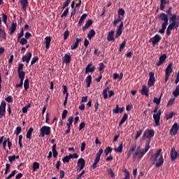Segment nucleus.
Listing matches in <instances>:
<instances>
[{
  "instance_id": "obj_1",
  "label": "nucleus",
  "mask_w": 179,
  "mask_h": 179,
  "mask_svg": "<svg viewBox=\"0 0 179 179\" xmlns=\"http://www.w3.org/2000/svg\"><path fill=\"white\" fill-rule=\"evenodd\" d=\"M150 149V141H146L145 148H141V146H138L136 150L134 152V155H133V159L135 160L136 159H138V160H141L143 156L146 154L148 150Z\"/></svg>"
},
{
  "instance_id": "obj_2",
  "label": "nucleus",
  "mask_w": 179,
  "mask_h": 179,
  "mask_svg": "<svg viewBox=\"0 0 179 179\" xmlns=\"http://www.w3.org/2000/svg\"><path fill=\"white\" fill-rule=\"evenodd\" d=\"M162 149L157 150L155 154L151 155L150 160H152V166L159 168L163 166L164 163V159L163 158V155H161Z\"/></svg>"
},
{
  "instance_id": "obj_3",
  "label": "nucleus",
  "mask_w": 179,
  "mask_h": 179,
  "mask_svg": "<svg viewBox=\"0 0 179 179\" xmlns=\"http://www.w3.org/2000/svg\"><path fill=\"white\" fill-rule=\"evenodd\" d=\"M159 19L164 22L162 24V29L159 30V33L161 34H164L166 29H167V26L169 24V15L164 13H162L159 15Z\"/></svg>"
},
{
  "instance_id": "obj_4",
  "label": "nucleus",
  "mask_w": 179,
  "mask_h": 179,
  "mask_svg": "<svg viewBox=\"0 0 179 179\" xmlns=\"http://www.w3.org/2000/svg\"><path fill=\"white\" fill-rule=\"evenodd\" d=\"M157 110H159V106H155L153 110V118L155 123V125L157 127H160V117L162 115V111L159 110L157 112Z\"/></svg>"
},
{
  "instance_id": "obj_5",
  "label": "nucleus",
  "mask_w": 179,
  "mask_h": 179,
  "mask_svg": "<svg viewBox=\"0 0 179 179\" xmlns=\"http://www.w3.org/2000/svg\"><path fill=\"white\" fill-rule=\"evenodd\" d=\"M155 136V130L153 129H145L143 135V139H148L147 141H150Z\"/></svg>"
},
{
  "instance_id": "obj_6",
  "label": "nucleus",
  "mask_w": 179,
  "mask_h": 179,
  "mask_svg": "<svg viewBox=\"0 0 179 179\" xmlns=\"http://www.w3.org/2000/svg\"><path fill=\"white\" fill-rule=\"evenodd\" d=\"M40 136L44 138V136L50 135L51 134V127L48 126H43L41 129Z\"/></svg>"
},
{
  "instance_id": "obj_7",
  "label": "nucleus",
  "mask_w": 179,
  "mask_h": 179,
  "mask_svg": "<svg viewBox=\"0 0 179 179\" xmlns=\"http://www.w3.org/2000/svg\"><path fill=\"white\" fill-rule=\"evenodd\" d=\"M111 86H107L103 91L102 96H103V99L106 100L108 97H113V90H110Z\"/></svg>"
},
{
  "instance_id": "obj_8",
  "label": "nucleus",
  "mask_w": 179,
  "mask_h": 179,
  "mask_svg": "<svg viewBox=\"0 0 179 179\" xmlns=\"http://www.w3.org/2000/svg\"><path fill=\"white\" fill-rule=\"evenodd\" d=\"M150 78L148 82V87H152V86H155V82H156V79L155 78V73L150 72L149 73Z\"/></svg>"
},
{
  "instance_id": "obj_9",
  "label": "nucleus",
  "mask_w": 179,
  "mask_h": 179,
  "mask_svg": "<svg viewBox=\"0 0 179 179\" xmlns=\"http://www.w3.org/2000/svg\"><path fill=\"white\" fill-rule=\"evenodd\" d=\"M161 40H162V36H160V35L159 34H156L149 40V43H152V45L153 47H155L156 44L160 43Z\"/></svg>"
},
{
  "instance_id": "obj_10",
  "label": "nucleus",
  "mask_w": 179,
  "mask_h": 179,
  "mask_svg": "<svg viewBox=\"0 0 179 179\" xmlns=\"http://www.w3.org/2000/svg\"><path fill=\"white\" fill-rule=\"evenodd\" d=\"M6 113V102L3 101L0 105V118L4 117Z\"/></svg>"
},
{
  "instance_id": "obj_11",
  "label": "nucleus",
  "mask_w": 179,
  "mask_h": 179,
  "mask_svg": "<svg viewBox=\"0 0 179 179\" xmlns=\"http://www.w3.org/2000/svg\"><path fill=\"white\" fill-rule=\"evenodd\" d=\"M122 31H124V22H122L117 27L115 37L118 38L122 34Z\"/></svg>"
},
{
  "instance_id": "obj_12",
  "label": "nucleus",
  "mask_w": 179,
  "mask_h": 179,
  "mask_svg": "<svg viewBox=\"0 0 179 179\" xmlns=\"http://www.w3.org/2000/svg\"><path fill=\"white\" fill-rule=\"evenodd\" d=\"M170 135H177L178 134V124L177 122L174 123L169 131Z\"/></svg>"
},
{
  "instance_id": "obj_13",
  "label": "nucleus",
  "mask_w": 179,
  "mask_h": 179,
  "mask_svg": "<svg viewBox=\"0 0 179 179\" xmlns=\"http://www.w3.org/2000/svg\"><path fill=\"white\" fill-rule=\"evenodd\" d=\"M78 171H81V170H83L85 169V165L86 164V162H85V159L83 158H80L78 160Z\"/></svg>"
},
{
  "instance_id": "obj_14",
  "label": "nucleus",
  "mask_w": 179,
  "mask_h": 179,
  "mask_svg": "<svg viewBox=\"0 0 179 179\" xmlns=\"http://www.w3.org/2000/svg\"><path fill=\"white\" fill-rule=\"evenodd\" d=\"M62 60H63V62L66 64V65H69L71 64V61H72L71 53L65 54L64 57H62Z\"/></svg>"
},
{
  "instance_id": "obj_15",
  "label": "nucleus",
  "mask_w": 179,
  "mask_h": 179,
  "mask_svg": "<svg viewBox=\"0 0 179 179\" xmlns=\"http://www.w3.org/2000/svg\"><path fill=\"white\" fill-rule=\"evenodd\" d=\"M177 156H178V152L176 150V148L173 147L171 150V159L173 162L177 159Z\"/></svg>"
},
{
  "instance_id": "obj_16",
  "label": "nucleus",
  "mask_w": 179,
  "mask_h": 179,
  "mask_svg": "<svg viewBox=\"0 0 179 179\" xmlns=\"http://www.w3.org/2000/svg\"><path fill=\"white\" fill-rule=\"evenodd\" d=\"M167 59V55L164 54L159 57V62L156 63L157 66H160L161 65H163L164 63V61Z\"/></svg>"
},
{
  "instance_id": "obj_17",
  "label": "nucleus",
  "mask_w": 179,
  "mask_h": 179,
  "mask_svg": "<svg viewBox=\"0 0 179 179\" xmlns=\"http://www.w3.org/2000/svg\"><path fill=\"white\" fill-rule=\"evenodd\" d=\"M95 69H96V67H94V66H93L92 63H90L87 64V66L85 68V73H89V72H90L91 73H93Z\"/></svg>"
},
{
  "instance_id": "obj_18",
  "label": "nucleus",
  "mask_w": 179,
  "mask_h": 179,
  "mask_svg": "<svg viewBox=\"0 0 179 179\" xmlns=\"http://www.w3.org/2000/svg\"><path fill=\"white\" fill-rule=\"evenodd\" d=\"M31 57L32 55L31 52H27V55L22 57V62L29 64V62H30V59H31Z\"/></svg>"
},
{
  "instance_id": "obj_19",
  "label": "nucleus",
  "mask_w": 179,
  "mask_h": 179,
  "mask_svg": "<svg viewBox=\"0 0 179 179\" xmlns=\"http://www.w3.org/2000/svg\"><path fill=\"white\" fill-rule=\"evenodd\" d=\"M170 24L168 26L169 27H171L172 29L174 30L176 29V30L179 27V21H169Z\"/></svg>"
},
{
  "instance_id": "obj_20",
  "label": "nucleus",
  "mask_w": 179,
  "mask_h": 179,
  "mask_svg": "<svg viewBox=\"0 0 179 179\" xmlns=\"http://www.w3.org/2000/svg\"><path fill=\"white\" fill-rule=\"evenodd\" d=\"M142 96H145V97H149V88L146 85H143V88L141 90Z\"/></svg>"
},
{
  "instance_id": "obj_21",
  "label": "nucleus",
  "mask_w": 179,
  "mask_h": 179,
  "mask_svg": "<svg viewBox=\"0 0 179 179\" xmlns=\"http://www.w3.org/2000/svg\"><path fill=\"white\" fill-rule=\"evenodd\" d=\"M20 3H21V5H22V10H27V8H29L28 0H20Z\"/></svg>"
},
{
  "instance_id": "obj_22",
  "label": "nucleus",
  "mask_w": 179,
  "mask_h": 179,
  "mask_svg": "<svg viewBox=\"0 0 179 179\" xmlns=\"http://www.w3.org/2000/svg\"><path fill=\"white\" fill-rule=\"evenodd\" d=\"M171 73H173V64L170 63L165 70V74L171 75Z\"/></svg>"
},
{
  "instance_id": "obj_23",
  "label": "nucleus",
  "mask_w": 179,
  "mask_h": 179,
  "mask_svg": "<svg viewBox=\"0 0 179 179\" xmlns=\"http://www.w3.org/2000/svg\"><path fill=\"white\" fill-rule=\"evenodd\" d=\"M169 22H179V16L176 13L169 15Z\"/></svg>"
},
{
  "instance_id": "obj_24",
  "label": "nucleus",
  "mask_w": 179,
  "mask_h": 179,
  "mask_svg": "<svg viewBox=\"0 0 179 179\" xmlns=\"http://www.w3.org/2000/svg\"><path fill=\"white\" fill-rule=\"evenodd\" d=\"M92 24H93V20H88L86 23L85 25L83 27L82 30L83 31H85V30H87V29L92 26Z\"/></svg>"
},
{
  "instance_id": "obj_25",
  "label": "nucleus",
  "mask_w": 179,
  "mask_h": 179,
  "mask_svg": "<svg viewBox=\"0 0 179 179\" xmlns=\"http://www.w3.org/2000/svg\"><path fill=\"white\" fill-rule=\"evenodd\" d=\"M45 44L46 50H50V44H51V36H46L45 38Z\"/></svg>"
},
{
  "instance_id": "obj_26",
  "label": "nucleus",
  "mask_w": 179,
  "mask_h": 179,
  "mask_svg": "<svg viewBox=\"0 0 179 179\" xmlns=\"http://www.w3.org/2000/svg\"><path fill=\"white\" fill-rule=\"evenodd\" d=\"M87 17V14L84 13L82 15V16L80 17V19L78 23V26H82V24H83V23H85V20H86V18Z\"/></svg>"
},
{
  "instance_id": "obj_27",
  "label": "nucleus",
  "mask_w": 179,
  "mask_h": 179,
  "mask_svg": "<svg viewBox=\"0 0 179 179\" xmlns=\"http://www.w3.org/2000/svg\"><path fill=\"white\" fill-rule=\"evenodd\" d=\"M52 152L53 153L54 159H57V156H58V152H57V144H54L52 147Z\"/></svg>"
},
{
  "instance_id": "obj_28",
  "label": "nucleus",
  "mask_w": 179,
  "mask_h": 179,
  "mask_svg": "<svg viewBox=\"0 0 179 179\" xmlns=\"http://www.w3.org/2000/svg\"><path fill=\"white\" fill-rule=\"evenodd\" d=\"M17 27V24L13 22L11 24V27L10 28V34L12 35L13 33H15L16 31V27Z\"/></svg>"
},
{
  "instance_id": "obj_29",
  "label": "nucleus",
  "mask_w": 179,
  "mask_h": 179,
  "mask_svg": "<svg viewBox=\"0 0 179 179\" xmlns=\"http://www.w3.org/2000/svg\"><path fill=\"white\" fill-rule=\"evenodd\" d=\"M127 120H128V113H124L120 122L119 126L121 127V125H122V124H124Z\"/></svg>"
},
{
  "instance_id": "obj_30",
  "label": "nucleus",
  "mask_w": 179,
  "mask_h": 179,
  "mask_svg": "<svg viewBox=\"0 0 179 179\" xmlns=\"http://www.w3.org/2000/svg\"><path fill=\"white\" fill-rule=\"evenodd\" d=\"M94 36H96V31H94V29H91L87 34V37L89 40H92V38L94 37Z\"/></svg>"
},
{
  "instance_id": "obj_31",
  "label": "nucleus",
  "mask_w": 179,
  "mask_h": 179,
  "mask_svg": "<svg viewBox=\"0 0 179 179\" xmlns=\"http://www.w3.org/2000/svg\"><path fill=\"white\" fill-rule=\"evenodd\" d=\"M122 78H124V73H121L120 75L115 73L113 74V78L114 79H118V80H121L122 79Z\"/></svg>"
},
{
  "instance_id": "obj_32",
  "label": "nucleus",
  "mask_w": 179,
  "mask_h": 179,
  "mask_svg": "<svg viewBox=\"0 0 179 179\" xmlns=\"http://www.w3.org/2000/svg\"><path fill=\"white\" fill-rule=\"evenodd\" d=\"M24 90H27L30 87V80L27 78L24 82Z\"/></svg>"
},
{
  "instance_id": "obj_33",
  "label": "nucleus",
  "mask_w": 179,
  "mask_h": 179,
  "mask_svg": "<svg viewBox=\"0 0 179 179\" xmlns=\"http://www.w3.org/2000/svg\"><path fill=\"white\" fill-rule=\"evenodd\" d=\"M113 111L115 114H118V113L121 114L124 111V107L120 108L118 105H116V108Z\"/></svg>"
},
{
  "instance_id": "obj_34",
  "label": "nucleus",
  "mask_w": 179,
  "mask_h": 179,
  "mask_svg": "<svg viewBox=\"0 0 179 179\" xmlns=\"http://www.w3.org/2000/svg\"><path fill=\"white\" fill-rule=\"evenodd\" d=\"M31 107V103H28L27 105H25L22 108V111L23 114H26L27 113V110Z\"/></svg>"
},
{
  "instance_id": "obj_35",
  "label": "nucleus",
  "mask_w": 179,
  "mask_h": 179,
  "mask_svg": "<svg viewBox=\"0 0 179 179\" xmlns=\"http://www.w3.org/2000/svg\"><path fill=\"white\" fill-rule=\"evenodd\" d=\"M18 72V78L20 80H24V76H26V72L24 71H17Z\"/></svg>"
},
{
  "instance_id": "obj_36",
  "label": "nucleus",
  "mask_w": 179,
  "mask_h": 179,
  "mask_svg": "<svg viewBox=\"0 0 179 179\" xmlns=\"http://www.w3.org/2000/svg\"><path fill=\"white\" fill-rule=\"evenodd\" d=\"M122 143H120L117 148H114V150L116 152V153H122Z\"/></svg>"
},
{
  "instance_id": "obj_37",
  "label": "nucleus",
  "mask_w": 179,
  "mask_h": 179,
  "mask_svg": "<svg viewBox=\"0 0 179 179\" xmlns=\"http://www.w3.org/2000/svg\"><path fill=\"white\" fill-rule=\"evenodd\" d=\"M31 134H33V127H30L27 132V139H31Z\"/></svg>"
},
{
  "instance_id": "obj_38",
  "label": "nucleus",
  "mask_w": 179,
  "mask_h": 179,
  "mask_svg": "<svg viewBox=\"0 0 179 179\" xmlns=\"http://www.w3.org/2000/svg\"><path fill=\"white\" fill-rule=\"evenodd\" d=\"M85 82L87 83V87H89L90 86V85L92 84V76L89 75L86 78Z\"/></svg>"
},
{
  "instance_id": "obj_39",
  "label": "nucleus",
  "mask_w": 179,
  "mask_h": 179,
  "mask_svg": "<svg viewBox=\"0 0 179 179\" xmlns=\"http://www.w3.org/2000/svg\"><path fill=\"white\" fill-rule=\"evenodd\" d=\"M166 0H160V10H164V8H166Z\"/></svg>"
},
{
  "instance_id": "obj_40",
  "label": "nucleus",
  "mask_w": 179,
  "mask_h": 179,
  "mask_svg": "<svg viewBox=\"0 0 179 179\" xmlns=\"http://www.w3.org/2000/svg\"><path fill=\"white\" fill-rule=\"evenodd\" d=\"M32 169H33V171H36V170H38V169H40V164L38 162H34Z\"/></svg>"
},
{
  "instance_id": "obj_41",
  "label": "nucleus",
  "mask_w": 179,
  "mask_h": 179,
  "mask_svg": "<svg viewBox=\"0 0 179 179\" xmlns=\"http://www.w3.org/2000/svg\"><path fill=\"white\" fill-rule=\"evenodd\" d=\"M174 115H176V113H174V112H171L169 114H166V115H165L166 120H171V118H173V117H174Z\"/></svg>"
},
{
  "instance_id": "obj_42",
  "label": "nucleus",
  "mask_w": 179,
  "mask_h": 179,
  "mask_svg": "<svg viewBox=\"0 0 179 179\" xmlns=\"http://www.w3.org/2000/svg\"><path fill=\"white\" fill-rule=\"evenodd\" d=\"M108 41H113V30H110L107 36Z\"/></svg>"
},
{
  "instance_id": "obj_43",
  "label": "nucleus",
  "mask_w": 179,
  "mask_h": 179,
  "mask_svg": "<svg viewBox=\"0 0 179 179\" xmlns=\"http://www.w3.org/2000/svg\"><path fill=\"white\" fill-rule=\"evenodd\" d=\"M111 152H113V148L111 147H108L104 150L106 156H108V153H111Z\"/></svg>"
},
{
  "instance_id": "obj_44",
  "label": "nucleus",
  "mask_w": 179,
  "mask_h": 179,
  "mask_svg": "<svg viewBox=\"0 0 179 179\" xmlns=\"http://www.w3.org/2000/svg\"><path fill=\"white\" fill-rule=\"evenodd\" d=\"M20 33L18 34L17 35V40L19 41V40H20V38H22L23 36H24V31H23V28L20 29Z\"/></svg>"
},
{
  "instance_id": "obj_45",
  "label": "nucleus",
  "mask_w": 179,
  "mask_h": 179,
  "mask_svg": "<svg viewBox=\"0 0 179 179\" xmlns=\"http://www.w3.org/2000/svg\"><path fill=\"white\" fill-rule=\"evenodd\" d=\"M160 101H162V96H160L159 98L154 97L153 103H155V104L159 106V104H160Z\"/></svg>"
},
{
  "instance_id": "obj_46",
  "label": "nucleus",
  "mask_w": 179,
  "mask_h": 179,
  "mask_svg": "<svg viewBox=\"0 0 179 179\" xmlns=\"http://www.w3.org/2000/svg\"><path fill=\"white\" fill-rule=\"evenodd\" d=\"M71 1H72V0H66L63 3L62 9H66L67 6H69V4L71 3Z\"/></svg>"
},
{
  "instance_id": "obj_47",
  "label": "nucleus",
  "mask_w": 179,
  "mask_h": 179,
  "mask_svg": "<svg viewBox=\"0 0 179 179\" xmlns=\"http://www.w3.org/2000/svg\"><path fill=\"white\" fill-rule=\"evenodd\" d=\"M20 132H22V127H17L15 131H14V134L17 136L19 134H20Z\"/></svg>"
},
{
  "instance_id": "obj_48",
  "label": "nucleus",
  "mask_w": 179,
  "mask_h": 179,
  "mask_svg": "<svg viewBox=\"0 0 179 179\" xmlns=\"http://www.w3.org/2000/svg\"><path fill=\"white\" fill-rule=\"evenodd\" d=\"M10 171V164L8 163L6 164V170L4 174H8Z\"/></svg>"
},
{
  "instance_id": "obj_49",
  "label": "nucleus",
  "mask_w": 179,
  "mask_h": 179,
  "mask_svg": "<svg viewBox=\"0 0 179 179\" xmlns=\"http://www.w3.org/2000/svg\"><path fill=\"white\" fill-rule=\"evenodd\" d=\"M69 160H71V157H69V155H66L62 159L63 163H69Z\"/></svg>"
},
{
  "instance_id": "obj_50",
  "label": "nucleus",
  "mask_w": 179,
  "mask_h": 179,
  "mask_svg": "<svg viewBox=\"0 0 179 179\" xmlns=\"http://www.w3.org/2000/svg\"><path fill=\"white\" fill-rule=\"evenodd\" d=\"M5 100L7 103H13V97L12 96H7Z\"/></svg>"
},
{
  "instance_id": "obj_51",
  "label": "nucleus",
  "mask_w": 179,
  "mask_h": 179,
  "mask_svg": "<svg viewBox=\"0 0 179 179\" xmlns=\"http://www.w3.org/2000/svg\"><path fill=\"white\" fill-rule=\"evenodd\" d=\"M68 13H69V8H66L65 10L63 12V13L61 15V17H64V16H67Z\"/></svg>"
},
{
  "instance_id": "obj_52",
  "label": "nucleus",
  "mask_w": 179,
  "mask_h": 179,
  "mask_svg": "<svg viewBox=\"0 0 179 179\" xmlns=\"http://www.w3.org/2000/svg\"><path fill=\"white\" fill-rule=\"evenodd\" d=\"M125 45H127V41L124 40L120 45V51H122L125 48Z\"/></svg>"
},
{
  "instance_id": "obj_53",
  "label": "nucleus",
  "mask_w": 179,
  "mask_h": 179,
  "mask_svg": "<svg viewBox=\"0 0 179 179\" xmlns=\"http://www.w3.org/2000/svg\"><path fill=\"white\" fill-rule=\"evenodd\" d=\"M121 20H122V17H121L120 16H118L117 19H115L113 24L115 25L118 24V23L121 22Z\"/></svg>"
},
{
  "instance_id": "obj_54",
  "label": "nucleus",
  "mask_w": 179,
  "mask_h": 179,
  "mask_svg": "<svg viewBox=\"0 0 179 179\" xmlns=\"http://www.w3.org/2000/svg\"><path fill=\"white\" fill-rule=\"evenodd\" d=\"M125 15V10H124V8H120L118 10V16H124Z\"/></svg>"
},
{
  "instance_id": "obj_55",
  "label": "nucleus",
  "mask_w": 179,
  "mask_h": 179,
  "mask_svg": "<svg viewBox=\"0 0 179 179\" xmlns=\"http://www.w3.org/2000/svg\"><path fill=\"white\" fill-rule=\"evenodd\" d=\"M68 114V110L66 109H64L63 110L62 115V120H65L66 118V115Z\"/></svg>"
},
{
  "instance_id": "obj_56",
  "label": "nucleus",
  "mask_w": 179,
  "mask_h": 179,
  "mask_svg": "<svg viewBox=\"0 0 179 179\" xmlns=\"http://www.w3.org/2000/svg\"><path fill=\"white\" fill-rule=\"evenodd\" d=\"M37 61H38V57L36 56L34 58H32V60L31 61V65H34V64H36Z\"/></svg>"
},
{
  "instance_id": "obj_57",
  "label": "nucleus",
  "mask_w": 179,
  "mask_h": 179,
  "mask_svg": "<svg viewBox=\"0 0 179 179\" xmlns=\"http://www.w3.org/2000/svg\"><path fill=\"white\" fill-rule=\"evenodd\" d=\"M20 44H21V45H24V44H27V39L24 38H21L20 41Z\"/></svg>"
},
{
  "instance_id": "obj_58",
  "label": "nucleus",
  "mask_w": 179,
  "mask_h": 179,
  "mask_svg": "<svg viewBox=\"0 0 179 179\" xmlns=\"http://www.w3.org/2000/svg\"><path fill=\"white\" fill-rule=\"evenodd\" d=\"M176 100L175 98L173 99H170L169 101H168L167 106L168 107L170 106H173V104H174V101Z\"/></svg>"
},
{
  "instance_id": "obj_59",
  "label": "nucleus",
  "mask_w": 179,
  "mask_h": 179,
  "mask_svg": "<svg viewBox=\"0 0 179 179\" xmlns=\"http://www.w3.org/2000/svg\"><path fill=\"white\" fill-rule=\"evenodd\" d=\"M106 68V66H104V63H100L99 67V71L101 72L104 69Z\"/></svg>"
},
{
  "instance_id": "obj_60",
  "label": "nucleus",
  "mask_w": 179,
  "mask_h": 179,
  "mask_svg": "<svg viewBox=\"0 0 179 179\" xmlns=\"http://www.w3.org/2000/svg\"><path fill=\"white\" fill-rule=\"evenodd\" d=\"M85 127H86V123L85 122H82L79 125V131H82Z\"/></svg>"
},
{
  "instance_id": "obj_61",
  "label": "nucleus",
  "mask_w": 179,
  "mask_h": 179,
  "mask_svg": "<svg viewBox=\"0 0 179 179\" xmlns=\"http://www.w3.org/2000/svg\"><path fill=\"white\" fill-rule=\"evenodd\" d=\"M171 30H174V29H173V28H171L170 27L168 26L167 29H166V35L167 36H171Z\"/></svg>"
},
{
  "instance_id": "obj_62",
  "label": "nucleus",
  "mask_w": 179,
  "mask_h": 179,
  "mask_svg": "<svg viewBox=\"0 0 179 179\" xmlns=\"http://www.w3.org/2000/svg\"><path fill=\"white\" fill-rule=\"evenodd\" d=\"M142 132H143V130L140 129L137 131L136 136L135 137V139H138V138H139L141 136V135H142Z\"/></svg>"
},
{
  "instance_id": "obj_63",
  "label": "nucleus",
  "mask_w": 179,
  "mask_h": 179,
  "mask_svg": "<svg viewBox=\"0 0 179 179\" xmlns=\"http://www.w3.org/2000/svg\"><path fill=\"white\" fill-rule=\"evenodd\" d=\"M69 156L70 157V159H78V157H79V155L76 153L70 154Z\"/></svg>"
},
{
  "instance_id": "obj_64",
  "label": "nucleus",
  "mask_w": 179,
  "mask_h": 179,
  "mask_svg": "<svg viewBox=\"0 0 179 179\" xmlns=\"http://www.w3.org/2000/svg\"><path fill=\"white\" fill-rule=\"evenodd\" d=\"M68 36H69V31L66 30L64 33V40H66L68 38Z\"/></svg>"
}]
</instances>
